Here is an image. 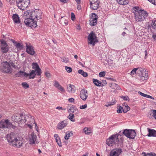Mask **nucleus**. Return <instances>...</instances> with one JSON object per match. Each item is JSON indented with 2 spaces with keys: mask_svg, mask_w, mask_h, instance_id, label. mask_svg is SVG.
Segmentation results:
<instances>
[{
  "mask_svg": "<svg viewBox=\"0 0 156 156\" xmlns=\"http://www.w3.org/2000/svg\"><path fill=\"white\" fill-rule=\"evenodd\" d=\"M16 136L14 133H12L10 135L8 134L6 136V138L10 144H12L14 146L19 148L22 146L23 143L21 141L18 140Z\"/></svg>",
  "mask_w": 156,
  "mask_h": 156,
  "instance_id": "1",
  "label": "nucleus"
},
{
  "mask_svg": "<svg viewBox=\"0 0 156 156\" xmlns=\"http://www.w3.org/2000/svg\"><path fill=\"white\" fill-rule=\"evenodd\" d=\"M36 13V10L31 12L30 13L31 18H28L25 19L24 23L27 26L30 27L32 28H35L37 27V22L34 20V19H37Z\"/></svg>",
  "mask_w": 156,
  "mask_h": 156,
  "instance_id": "2",
  "label": "nucleus"
},
{
  "mask_svg": "<svg viewBox=\"0 0 156 156\" xmlns=\"http://www.w3.org/2000/svg\"><path fill=\"white\" fill-rule=\"evenodd\" d=\"M135 19L138 22L141 21L143 20L148 16V13L145 11L144 10H140L139 12H136L134 13Z\"/></svg>",
  "mask_w": 156,
  "mask_h": 156,
  "instance_id": "3",
  "label": "nucleus"
},
{
  "mask_svg": "<svg viewBox=\"0 0 156 156\" xmlns=\"http://www.w3.org/2000/svg\"><path fill=\"white\" fill-rule=\"evenodd\" d=\"M23 75L26 77H27L29 76V79H34L36 76V74L34 70H32L31 72L28 74L24 72L23 71L20 70L15 74L16 77H20Z\"/></svg>",
  "mask_w": 156,
  "mask_h": 156,
  "instance_id": "4",
  "label": "nucleus"
},
{
  "mask_svg": "<svg viewBox=\"0 0 156 156\" xmlns=\"http://www.w3.org/2000/svg\"><path fill=\"white\" fill-rule=\"evenodd\" d=\"M98 37L93 31H92L89 34L88 37V43L94 46L96 43L98 42Z\"/></svg>",
  "mask_w": 156,
  "mask_h": 156,
  "instance_id": "5",
  "label": "nucleus"
},
{
  "mask_svg": "<svg viewBox=\"0 0 156 156\" xmlns=\"http://www.w3.org/2000/svg\"><path fill=\"white\" fill-rule=\"evenodd\" d=\"M139 75L138 78L141 81H143L148 79V72L144 68H140L138 70Z\"/></svg>",
  "mask_w": 156,
  "mask_h": 156,
  "instance_id": "6",
  "label": "nucleus"
},
{
  "mask_svg": "<svg viewBox=\"0 0 156 156\" xmlns=\"http://www.w3.org/2000/svg\"><path fill=\"white\" fill-rule=\"evenodd\" d=\"M30 2L29 0H23V1L20 0L18 1V2L16 1L17 6L20 9L24 10L28 7Z\"/></svg>",
  "mask_w": 156,
  "mask_h": 156,
  "instance_id": "7",
  "label": "nucleus"
},
{
  "mask_svg": "<svg viewBox=\"0 0 156 156\" xmlns=\"http://www.w3.org/2000/svg\"><path fill=\"white\" fill-rule=\"evenodd\" d=\"M11 127L14 128V126L12 125V123L8 119L2 120L0 122V128H10Z\"/></svg>",
  "mask_w": 156,
  "mask_h": 156,
  "instance_id": "8",
  "label": "nucleus"
},
{
  "mask_svg": "<svg viewBox=\"0 0 156 156\" xmlns=\"http://www.w3.org/2000/svg\"><path fill=\"white\" fill-rule=\"evenodd\" d=\"M98 16L95 13H92L90 15V24L91 26L96 25L97 23Z\"/></svg>",
  "mask_w": 156,
  "mask_h": 156,
  "instance_id": "9",
  "label": "nucleus"
},
{
  "mask_svg": "<svg viewBox=\"0 0 156 156\" xmlns=\"http://www.w3.org/2000/svg\"><path fill=\"white\" fill-rule=\"evenodd\" d=\"M116 138V135L114 134L111 135L108 139H107L106 144L109 146H112L115 144Z\"/></svg>",
  "mask_w": 156,
  "mask_h": 156,
  "instance_id": "10",
  "label": "nucleus"
},
{
  "mask_svg": "<svg viewBox=\"0 0 156 156\" xmlns=\"http://www.w3.org/2000/svg\"><path fill=\"white\" fill-rule=\"evenodd\" d=\"M100 2L98 0H90V7L93 10H97L99 8Z\"/></svg>",
  "mask_w": 156,
  "mask_h": 156,
  "instance_id": "11",
  "label": "nucleus"
},
{
  "mask_svg": "<svg viewBox=\"0 0 156 156\" xmlns=\"http://www.w3.org/2000/svg\"><path fill=\"white\" fill-rule=\"evenodd\" d=\"M1 51L3 53H6L9 51V47L4 40H1Z\"/></svg>",
  "mask_w": 156,
  "mask_h": 156,
  "instance_id": "12",
  "label": "nucleus"
},
{
  "mask_svg": "<svg viewBox=\"0 0 156 156\" xmlns=\"http://www.w3.org/2000/svg\"><path fill=\"white\" fill-rule=\"evenodd\" d=\"M122 150L121 148H117L113 149L110 152L109 156H119L122 152Z\"/></svg>",
  "mask_w": 156,
  "mask_h": 156,
  "instance_id": "13",
  "label": "nucleus"
},
{
  "mask_svg": "<svg viewBox=\"0 0 156 156\" xmlns=\"http://www.w3.org/2000/svg\"><path fill=\"white\" fill-rule=\"evenodd\" d=\"M32 68L34 69L35 71V72L37 73V75L40 76L41 73V70L40 68L39 67L37 63L33 62L32 64Z\"/></svg>",
  "mask_w": 156,
  "mask_h": 156,
  "instance_id": "14",
  "label": "nucleus"
},
{
  "mask_svg": "<svg viewBox=\"0 0 156 156\" xmlns=\"http://www.w3.org/2000/svg\"><path fill=\"white\" fill-rule=\"evenodd\" d=\"M116 138L115 139V144H118L120 145L121 146L122 145L124 139L121 135L119 134H116Z\"/></svg>",
  "mask_w": 156,
  "mask_h": 156,
  "instance_id": "15",
  "label": "nucleus"
},
{
  "mask_svg": "<svg viewBox=\"0 0 156 156\" xmlns=\"http://www.w3.org/2000/svg\"><path fill=\"white\" fill-rule=\"evenodd\" d=\"M80 95L81 99L83 101H85L88 95L87 90H85L84 89H82L80 92Z\"/></svg>",
  "mask_w": 156,
  "mask_h": 156,
  "instance_id": "16",
  "label": "nucleus"
},
{
  "mask_svg": "<svg viewBox=\"0 0 156 156\" xmlns=\"http://www.w3.org/2000/svg\"><path fill=\"white\" fill-rule=\"evenodd\" d=\"M67 120L68 119L59 122L57 126L58 128L59 129H62L66 127L68 124Z\"/></svg>",
  "mask_w": 156,
  "mask_h": 156,
  "instance_id": "17",
  "label": "nucleus"
},
{
  "mask_svg": "<svg viewBox=\"0 0 156 156\" xmlns=\"http://www.w3.org/2000/svg\"><path fill=\"white\" fill-rule=\"evenodd\" d=\"M27 48L26 49V51L28 54L33 55L35 53L34 50V47L32 46L28 45H27Z\"/></svg>",
  "mask_w": 156,
  "mask_h": 156,
  "instance_id": "18",
  "label": "nucleus"
},
{
  "mask_svg": "<svg viewBox=\"0 0 156 156\" xmlns=\"http://www.w3.org/2000/svg\"><path fill=\"white\" fill-rule=\"evenodd\" d=\"M20 116H21L20 114L16 113L12 117V120L13 121L17 122H21V119Z\"/></svg>",
  "mask_w": 156,
  "mask_h": 156,
  "instance_id": "19",
  "label": "nucleus"
},
{
  "mask_svg": "<svg viewBox=\"0 0 156 156\" xmlns=\"http://www.w3.org/2000/svg\"><path fill=\"white\" fill-rule=\"evenodd\" d=\"M148 133L147 136L149 137H156V131L154 129L148 128H147Z\"/></svg>",
  "mask_w": 156,
  "mask_h": 156,
  "instance_id": "20",
  "label": "nucleus"
},
{
  "mask_svg": "<svg viewBox=\"0 0 156 156\" xmlns=\"http://www.w3.org/2000/svg\"><path fill=\"white\" fill-rule=\"evenodd\" d=\"M37 138V136L34 133H32L30 137V144H34Z\"/></svg>",
  "mask_w": 156,
  "mask_h": 156,
  "instance_id": "21",
  "label": "nucleus"
},
{
  "mask_svg": "<svg viewBox=\"0 0 156 156\" xmlns=\"http://www.w3.org/2000/svg\"><path fill=\"white\" fill-rule=\"evenodd\" d=\"M69 108H68V112L69 113L72 112L74 113L75 112H76V113L77 114L78 112V110L73 105H71L69 106Z\"/></svg>",
  "mask_w": 156,
  "mask_h": 156,
  "instance_id": "22",
  "label": "nucleus"
},
{
  "mask_svg": "<svg viewBox=\"0 0 156 156\" xmlns=\"http://www.w3.org/2000/svg\"><path fill=\"white\" fill-rule=\"evenodd\" d=\"M12 18L15 23L17 24L20 23V17L18 14H13L12 16Z\"/></svg>",
  "mask_w": 156,
  "mask_h": 156,
  "instance_id": "23",
  "label": "nucleus"
},
{
  "mask_svg": "<svg viewBox=\"0 0 156 156\" xmlns=\"http://www.w3.org/2000/svg\"><path fill=\"white\" fill-rule=\"evenodd\" d=\"M75 90V87L73 85L69 84L67 88V91L70 93H74Z\"/></svg>",
  "mask_w": 156,
  "mask_h": 156,
  "instance_id": "24",
  "label": "nucleus"
},
{
  "mask_svg": "<svg viewBox=\"0 0 156 156\" xmlns=\"http://www.w3.org/2000/svg\"><path fill=\"white\" fill-rule=\"evenodd\" d=\"M110 87L112 88L115 89H117L119 90H121V88L119 85L115 83L110 84Z\"/></svg>",
  "mask_w": 156,
  "mask_h": 156,
  "instance_id": "25",
  "label": "nucleus"
},
{
  "mask_svg": "<svg viewBox=\"0 0 156 156\" xmlns=\"http://www.w3.org/2000/svg\"><path fill=\"white\" fill-rule=\"evenodd\" d=\"M36 12L37 20H38L41 19L42 14V12L39 9L36 10Z\"/></svg>",
  "mask_w": 156,
  "mask_h": 156,
  "instance_id": "26",
  "label": "nucleus"
},
{
  "mask_svg": "<svg viewBox=\"0 0 156 156\" xmlns=\"http://www.w3.org/2000/svg\"><path fill=\"white\" fill-rule=\"evenodd\" d=\"M131 131V129H125L122 132V133L125 135L127 137L129 138L130 137V132Z\"/></svg>",
  "mask_w": 156,
  "mask_h": 156,
  "instance_id": "27",
  "label": "nucleus"
},
{
  "mask_svg": "<svg viewBox=\"0 0 156 156\" xmlns=\"http://www.w3.org/2000/svg\"><path fill=\"white\" fill-rule=\"evenodd\" d=\"M130 133V137L129 138L131 139H134L135 136H136V133L135 130L133 129H131V131Z\"/></svg>",
  "mask_w": 156,
  "mask_h": 156,
  "instance_id": "28",
  "label": "nucleus"
},
{
  "mask_svg": "<svg viewBox=\"0 0 156 156\" xmlns=\"http://www.w3.org/2000/svg\"><path fill=\"white\" fill-rule=\"evenodd\" d=\"M15 46L18 50H21L23 48V44L21 43L17 42L15 44Z\"/></svg>",
  "mask_w": 156,
  "mask_h": 156,
  "instance_id": "29",
  "label": "nucleus"
},
{
  "mask_svg": "<svg viewBox=\"0 0 156 156\" xmlns=\"http://www.w3.org/2000/svg\"><path fill=\"white\" fill-rule=\"evenodd\" d=\"M93 81L94 84L96 86L98 87H100L101 86V81H99L97 79H94L93 80Z\"/></svg>",
  "mask_w": 156,
  "mask_h": 156,
  "instance_id": "30",
  "label": "nucleus"
},
{
  "mask_svg": "<svg viewBox=\"0 0 156 156\" xmlns=\"http://www.w3.org/2000/svg\"><path fill=\"white\" fill-rule=\"evenodd\" d=\"M73 133L72 131H67L66 134L65 136V140H68L70 136H72L73 135Z\"/></svg>",
  "mask_w": 156,
  "mask_h": 156,
  "instance_id": "31",
  "label": "nucleus"
},
{
  "mask_svg": "<svg viewBox=\"0 0 156 156\" xmlns=\"http://www.w3.org/2000/svg\"><path fill=\"white\" fill-rule=\"evenodd\" d=\"M83 131L86 134L88 135L89 134L91 133V129L90 128L85 127L83 129Z\"/></svg>",
  "mask_w": 156,
  "mask_h": 156,
  "instance_id": "32",
  "label": "nucleus"
},
{
  "mask_svg": "<svg viewBox=\"0 0 156 156\" xmlns=\"http://www.w3.org/2000/svg\"><path fill=\"white\" fill-rule=\"evenodd\" d=\"M78 73L79 74H81L84 77H86L87 76V73L83 71L82 70L80 69L78 71Z\"/></svg>",
  "mask_w": 156,
  "mask_h": 156,
  "instance_id": "33",
  "label": "nucleus"
},
{
  "mask_svg": "<svg viewBox=\"0 0 156 156\" xmlns=\"http://www.w3.org/2000/svg\"><path fill=\"white\" fill-rule=\"evenodd\" d=\"M74 118V114H73L70 113L69 115L68 116V118L72 122H75V121Z\"/></svg>",
  "mask_w": 156,
  "mask_h": 156,
  "instance_id": "34",
  "label": "nucleus"
},
{
  "mask_svg": "<svg viewBox=\"0 0 156 156\" xmlns=\"http://www.w3.org/2000/svg\"><path fill=\"white\" fill-rule=\"evenodd\" d=\"M151 27L153 29H156V19H155L152 20Z\"/></svg>",
  "mask_w": 156,
  "mask_h": 156,
  "instance_id": "35",
  "label": "nucleus"
},
{
  "mask_svg": "<svg viewBox=\"0 0 156 156\" xmlns=\"http://www.w3.org/2000/svg\"><path fill=\"white\" fill-rule=\"evenodd\" d=\"M20 115H21V116H20L21 119V122L22 123H25L26 121L25 117L23 115V113H20Z\"/></svg>",
  "mask_w": 156,
  "mask_h": 156,
  "instance_id": "36",
  "label": "nucleus"
},
{
  "mask_svg": "<svg viewBox=\"0 0 156 156\" xmlns=\"http://www.w3.org/2000/svg\"><path fill=\"white\" fill-rule=\"evenodd\" d=\"M2 65L4 69H6L7 67H9L10 64L7 62L6 61L2 63Z\"/></svg>",
  "mask_w": 156,
  "mask_h": 156,
  "instance_id": "37",
  "label": "nucleus"
},
{
  "mask_svg": "<svg viewBox=\"0 0 156 156\" xmlns=\"http://www.w3.org/2000/svg\"><path fill=\"white\" fill-rule=\"evenodd\" d=\"M130 110V107L127 104H126V105H125V107L123 109V111L124 113H126L128 111Z\"/></svg>",
  "mask_w": 156,
  "mask_h": 156,
  "instance_id": "38",
  "label": "nucleus"
},
{
  "mask_svg": "<svg viewBox=\"0 0 156 156\" xmlns=\"http://www.w3.org/2000/svg\"><path fill=\"white\" fill-rule=\"evenodd\" d=\"M139 68H135L133 69L130 73V75L133 76L136 73V71L138 69L139 70Z\"/></svg>",
  "mask_w": 156,
  "mask_h": 156,
  "instance_id": "39",
  "label": "nucleus"
},
{
  "mask_svg": "<svg viewBox=\"0 0 156 156\" xmlns=\"http://www.w3.org/2000/svg\"><path fill=\"white\" fill-rule=\"evenodd\" d=\"M115 99L112 100V101L110 102L108 104L106 105L105 106L107 107H108L110 105H113L115 104Z\"/></svg>",
  "mask_w": 156,
  "mask_h": 156,
  "instance_id": "40",
  "label": "nucleus"
},
{
  "mask_svg": "<svg viewBox=\"0 0 156 156\" xmlns=\"http://www.w3.org/2000/svg\"><path fill=\"white\" fill-rule=\"evenodd\" d=\"M23 87L25 89H27L29 87V85L26 82H23L22 83Z\"/></svg>",
  "mask_w": 156,
  "mask_h": 156,
  "instance_id": "41",
  "label": "nucleus"
},
{
  "mask_svg": "<svg viewBox=\"0 0 156 156\" xmlns=\"http://www.w3.org/2000/svg\"><path fill=\"white\" fill-rule=\"evenodd\" d=\"M56 141V142L57 143L59 147H62V143L60 140V139L59 138H58V139H55Z\"/></svg>",
  "mask_w": 156,
  "mask_h": 156,
  "instance_id": "42",
  "label": "nucleus"
},
{
  "mask_svg": "<svg viewBox=\"0 0 156 156\" xmlns=\"http://www.w3.org/2000/svg\"><path fill=\"white\" fill-rule=\"evenodd\" d=\"M133 10H134L133 12L135 13L136 12H139L140 11L139 8L138 6H135L132 8Z\"/></svg>",
  "mask_w": 156,
  "mask_h": 156,
  "instance_id": "43",
  "label": "nucleus"
},
{
  "mask_svg": "<svg viewBox=\"0 0 156 156\" xmlns=\"http://www.w3.org/2000/svg\"><path fill=\"white\" fill-rule=\"evenodd\" d=\"M123 107L120 106H119V108H118V109L117 110V113H122L123 111Z\"/></svg>",
  "mask_w": 156,
  "mask_h": 156,
  "instance_id": "44",
  "label": "nucleus"
},
{
  "mask_svg": "<svg viewBox=\"0 0 156 156\" xmlns=\"http://www.w3.org/2000/svg\"><path fill=\"white\" fill-rule=\"evenodd\" d=\"M65 68L66 70L68 73H70L72 71V69L70 67L66 66Z\"/></svg>",
  "mask_w": 156,
  "mask_h": 156,
  "instance_id": "45",
  "label": "nucleus"
},
{
  "mask_svg": "<svg viewBox=\"0 0 156 156\" xmlns=\"http://www.w3.org/2000/svg\"><path fill=\"white\" fill-rule=\"evenodd\" d=\"M152 115L153 116L154 118L156 120V110H153L152 111Z\"/></svg>",
  "mask_w": 156,
  "mask_h": 156,
  "instance_id": "46",
  "label": "nucleus"
},
{
  "mask_svg": "<svg viewBox=\"0 0 156 156\" xmlns=\"http://www.w3.org/2000/svg\"><path fill=\"white\" fill-rule=\"evenodd\" d=\"M105 71H102L100 72L99 73V76L100 77H104L105 75Z\"/></svg>",
  "mask_w": 156,
  "mask_h": 156,
  "instance_id": "47",
  "label": "nucleus"
},
{
  "mask_svg": "<svg viewBox=\"0 0 156 156\" xmlns=\"http://www.w3.org/2000/svg\"><path fill=\"white\" fill-rule=\"evenodd\" d=\"M101 87H103L104 86H105L107 84L106 81L105 80H101Z\"/></svg>",
  "mask_w": 156,
  "mask_h": 156,
  "instance_id": "48",
  "label": "nucleus"
},
{
  "mask_svg": "<svg viewBox=\"0 0 156 156\" xmlns=\"http://www.w3.org/2000/svg\"><path fill=\"white\" fill-rule=\"evenodd\" d=\"M144 156H156V154L152 152L148 153H147V155H144Z\"/></svg>",
  "mask_w": 156,
  "mask_h": 156,
  "instance_id": "49",
  "label": "nucleus"
},
{
  "mask_svg": "<svg viewBox=\"0 0 156 156\" xmlns=\"http://www.w3.org/2000/svg\"><path fill=\"white\" fill-rule=\"evenodd\" d=\"M6 70L5 71V72L6 73H9L10 72L11 70V66L10 65H9V67H8L6 68Z\"/></svg>",
  "mask_w": 156,
  "mask_h": 156,
  "instance_id": "50",
  "label": "nucleus"
},
{
  "mask_svg": "<svg viewBox=\"0 0 156 156\" xmlns=\"http://www.w3.org/2000/svg\"><path fill=\"white\" fill-rule=\"evenodd\" d=\"M121 97L125 101H127L128 100L129 101V97L127 96H122Z\"/></svg>",
  "mask_w": 156,
  "mask_h": 156,
  "instance_id": "51",
  "label": "nucleus"
},
{
  "mask_svg": "<svg viewBox=\"0 0 156 156\" xmlns=\"http://www.w3.org/2000/svg\"><path fill=\"white\" fill-rule=\"evenodd\" d=\"M54 85L55 87L58 88L60 86V85L59 84L58 82L55 81L54 82Z\"/></svg>",
  "mask_w": 156,
  "mask_h": 156,
  "instance_id": "52",
  "label": "nucleus"
},
{
  "mask_svg": "<svg viewBox=\"0 0 156 156\" xmlns=\"http://www.w3.org/2000/svg\"><path fill=\"white\" fill-rule=\"evenodd\" d=\"M151 3L156 5V0H148Z\"/></svg>",
  "mask_w": 156,
  "mask_h": 156,
  "instance_id": "53",
  "label": "nucleus"
},
{
  "mask_svg": "<svg viewBox=\"0 0 156 156\" xmlns=\"http://www.w3.org/2000/svg\"><path fill=\"white\" fill-rule=\"evenodd\" d=\"M124 0H117V1L118 2L120 5H124Z\"/></svg>",
  "mask_w": 156,
  "mask_h": 156,
  "instance_id": "54",
  "label": "nucleus"
},
{
  "mask_svg": "<svg viewBox=\"0 0 156 156\" xmlns=\"http://www.w3.org/2000/svg\"><path fill=\"white\" fill-rule=\"evenodd\" d=\"M58 88L62 92H65V90L60 85V86Z\"/></svg>",
  "mask_w": 156,
  "mask_h": 156,
  "instance_id": "55",
  "label": "nucleus"
},
{
  "mask_svg": "<svg viewBox=\"0 0 156 156\" xmlns=\"http://www.w3.org/2000/svg\"><path fill=\"white\" fill-rule=\"evenodd\" d=\"M87 107V105L86 104H85L84 105L81 106L80 108V109H84L86 108Z\"/></svg>",
  "mask_w": 156,
  "mask_h": 156,
  "instance_id": "56",
  "label": "nucleus"
},
{
  "mask_svg": "<svg viewBox=\"0 0 156 156\" xmlns=\"http://www.w3.org/2000/svg\"><path fill=\"white\" fill-rule=\"evenodd\" d=\"M71 19L73 20L75 18V15L73 12H72L71 13Z\"/></svg>",
  "mask_w": 156,
  "mask_h": 156,
  "instance_id": "57",
  "label": "nucleus"
},
{
  "mask_svg": "<svg viewBox=\"0 0 156 156\" xmlns=\"http://www.w3.org/2000/svg\"><path fill=\"white\" fill-rule=\"evenodd\" d=\"M74 100V99L73 98H70L68 99V101L70 102H73Z\"/></svg>",
  "mask_w": 156,
  "mask_h": 156,
  "instance_id": "58",
  "label": "nucleus"
},
{
  "mask_svg": "<svg viewBox=\"0 0 156 156\" xmlns=\"http://www.w3.org/2000/svg\"><path fill=\"white\" fill-rule=\"evenodd\" d=\"M138 93L139 94H140V95H141L144 97H145L146 94L144 93H143L141 92L140 91H139L138 92Z\"/></svg>",
  "mask_w": 156,
  "mask_h": 156,
  "instance_id": "59",
  "label": "nucleus"
},
{
  "mask_svg": "<svg viewBox=\"0 0 156 156\" xmlns=\"http://www.w3.org/2000/svg\"><path fill=\"white\" fill-rule=\"evenodd\" d=\"M14 68H15L16 66L15 65L14 63L12 62H10V63Z\"/></svg>",
  "mask_w": 156,
  "mask_h": 156,
  "instance_id": "60",
  "label": "nucleus"
},
{
  "mask_svg": "<svg viewBox=\"0 0 156 156\" xmlns=\"http://www.w3.org/2000/svg\"><path fill=\"white\" fill-rule=\"evenodd\" d=\"M45 75L46 77H49L50 76V74L49 73L46 72H45Z\"/></svg>",
  "mask_w": 156,
  "mask_h": 156,
  "instance_id": "61",
  "label": "nucleus"
},
{
  "mask_svg": "<svg viewBox=\"0 0 156 156\" xmlns=\"http://www.w3.org/2000/svg\"><path fill=\"white\" fill-rule=\"evenodd\" d=\"M11 40L12 42V43L14 44V45H15V44H16V43L17 42L16 41H15L14 40H13V39H11Z\"/></svg>",
  "mask_w": 156,
  "mask_h": 156,
  "instance_id": "62",
  "label": "nucleus"
},
{
  "mask_svg": "<svg viewBox=\"0 0 156 156\" xmlns=\"http://www.w3.org/2000/svg\"><path fill=\"white\" fill-rule=\"evenodd\" d=\"M68 21L67 20H64V24H65L66 25H67L68 24Z\"/></svg>",
  "mask_w": 156,
  "mask_h": 156,
  "instance_id": "63",
  "label": "nucleus"
},
{
  "mask_svg": "<svg viewBox=\"0 0 156 156\" xmlns=\"http://www.w3.org/2000/svg\"><path fill=\"white\" fill-rule=\"evenodd\" d=\"M152 37L154 39L156 40V34H153L152 36Z\"/></svg>",
  "mask_w": 156,
  "mask_h": 156,
  "instance_id": "64",
  "label": "nucleus"
}]
</instances>
